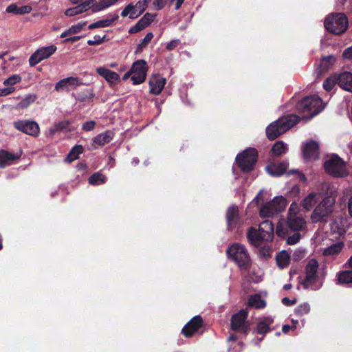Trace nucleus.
I'll return each instance as SVG.
<instances>
[{"label": "nucleus", "instance_id": "f257e3e1", "mask_svg": "<svg viewBox=\"0 0 352 352\" xmlns=\"http://www.w3.org/2000/svg\"><path fill=\"white\" fill-rule=\"evenodd\" d=\"M300 208L296 202H293L287 212L286 227L283 222L280 221L276 226V232L279 236H285L291 232H300L305 230L307 222L305 219L299 214Z\"/></svg>", "mask_w": 352, "mask_h": 352}, {"label": "nucleus", "instance_id": "f03ea898", "mask_svg": "<svg viewBox=\"0 0 352 352\" xmlns=\"http://www.w3.org/2000/svg\"><path fill=\"white\" fill-rule=\"evenodd\" d=\"M325 273L319 267L315 258L308 260L305 267V277L300 283L304 289H319L323 284Z\"/></svg>", "mask_w": 352, "mask_h": 352}, {"label": "nucleus", "instance_id": "7ed1b4c3", "mask_svg": "<svg viewBox=\"0 0 352 352\" xmlns=\"http://www.w3.org/2000/svg\"><path fill=\"white\" fill-rule=\"evenodd\" d=\"M325 107L322 100L317 96H310L303 98L297 104L298 116L297 119H311Z\"/></svg>", "mask_w": 352, "mask_h": 352}, {"label": "nucleus", "instance_id": "20e7f679", "mask_svg": "<svg viewBox=\"0 0 352 352\" xmlns=\"http://www.w3.org/2000/svg\"><path fill=\"white\" fill-rule=\"evenodd\" d=\"M298 122L297 116L290 114L287 116L282 117L278 120L271 123L266 129V134L267 138L274 140L279 135L293 127Z\"/></svg>", "mask_w": 352, "mask_h": 352}, {"label": "nucleus", "instance_id": "39448f33", "mask_svg": "<svg viewBox=\"0 0 352 352\" xmlns=\"http://www.w3.org/2000/svg\"><path fill=\"white\" fill-rule=\"evenodd\" d=\"M336 201L334 195L325 197L315 208L311 214V219L314 223H326L332 215Z\"/></svg>", "mask_w": 352, "mask_h": 352}, {"label": "nucleus", "instance_id": "423d86ee", "mask_svg": "<svg viewBox=\"0 0 352 352\" xmlns=\"http://www.w3.org/2000/svg\"><path fill=\"white\" fill-rule=\"evenodd\" d=\"M229 258L235 262L241 270H246L250 264V257L244 245L234 243L227 250Z\"/></svg>", "mask_w": 352, "mask_h": 352}, {"label": "nucleus", "instance_id": "0eeeda50", "mask_svg": "<svg viewBox=\"0 0 352 352\" xmlns=\"http://www.w3.org/2000/svg\"><path fill=\"white\" fill-rule=\"evenodd\" d=\"M324 167L325 171L334 177H346L349 174L346 163L338 155H333L327 160Z\"/></svg>", "mask_w": 352, "mask_h": 352}, {"label": "nucleus", "instance_id": "6e6552de", "mask_svg": "<svg viewBox=\"0 0 352 352\" xmlns=\"http://www.w3.org/2000/svg\"><path fill=\"white\" fill-rule=\"evenodd\" d=\"M324 27L330 32L340 34L344 32L348 28V20L342 13L329 15L324 21Z\"/></svg>", "mask_w": 352, "mask_h": 352}, {"label": "nucleus", "instance_id": "1a4fd4ad", "mask_svg": "<svg viewBox=\"0 0 352 352\" xmlns=\"http://www.w3.org/2000/svg\"><path fill=\"white\" fill-rule=\"evenodd\" d=\"M287 206V201L283 196L275 197L272 201L266 203L260 208L262 217H270L283 211Z\"/></svg>", "mask_w": 352, "mask_h": 352}, {"label": "nucleus", "instance_id": "9d476101", "mask_svg": "<svg viewBox=\"0 0 352 352\" xmlns=\"http://www.w3.org/2000/svg\"><path fill=\"white\" fill-rule=\"evenodd\" d=\"M131 80L134 85L142 83L147 74V64L144 60H138L133 63L131 67Z\"/></svg>", "mask_w": 352, "mask_h": 352}, {"label": "nucleus", "instance_id": "9b49d317", "mask_svg": "<svg viewBox=\"0 0 352 352\" xmlns=\"http://www.w3.org/2000/svg\"><path fill=\"white\" fill-rule=\"evenodd\" d=\"M56 47L54 45L42 47L34 52L29 58V64L30 66H35L43 60L49 58L56 51Z\"/></svg>", "mask_w": 352, "mask_h": 352}, {"label": "nucleus", "instance_id": "f8f14e48", "mask_svg": "<svg viewBox=\"0 0 352 352\" xmlns=\"http://www.w3.org/2000/svg\"><path fill=\"white\" fill-rule=\"evenodd\" d=\"M14 126L19 131L32 136L38 135L40 131L38 124L34 121H16L14 122Z\"/></svg>", "mask_w": 352, "mask_h": 352}, {"label": "nucleus", "instance_id": "ddd939ff", "mask_svg": "<svg viewBox=\"0 0 352 352\" xmlns=\"http://www.w3.org/2000/svg\"><path fill=\"white\" fill-rule=\"evenodd\" d=\"M348 222L346 217L342 214L333 216L330 223V230L333 234L342 236L346 232Z\"/></svg>", "mask_w": 352, "mask_h": 352}, {"label": "nucleus", "instance_id": "4468645a", "mask_svg": "<svg viewBox=\"0 0 352 352\" xmlns=\"http://www.w3.org/2000/svg\"><path fill=\"white\" fill-rule=\"evenodd\" d=\"M82 80L78 77H68L59 80L55 85V89L60 91L65 88L75 89L83 85Z\"/></svg>", "mask_w": 352, "mask_h": 352}, {"label": "nucleus", "instance_id": "2eb2a0df", "mask_svg": "<svg viewBox=\"0 0 352 352\" xmlns=\"http://www.w3.org/2000/svg\"><path fill=\"white\" fill-rule=\"evenodd\" d=\"M166 80L159 74L153 75L149 79L150 92L154 95L160 94L164 85Z\"/></svg>", "mask_w": 352, "mask_h": 352}, {"label": "nucleus", "instance_id": "dca6fc26", "mask_svg": "<svg viewBox=\"0 0 352 352\" xmlns=\"http://www.w3.org/2000/svg\"><path fill=\"white\" fill-rule=\"evenodd\" d=\"M256 155H236V162L243 171L251 170L257 161Z\"/></svg>", "mask_w": 352, "mask_h": 352}, {"label": "nucleus", "instance_id": "f3484780", "mask_svg": "<svg viewBox=\"0 0 352 352\" xmlns=\"http://www.w3.org/2000/svg\"><path fill=\"white\" fill-rule=\"evenodd\" d=\"M248 316L246 310L241 309L234 314L231 320L232 329L235 331L243 330L245 327V320Z\"/></svg>", "mask_w": 352, "mask_h": 352}, {"label": "nucleus", "instance_id": "a211bd4d", "mask_svg": "<svg viewBox=\"0 0 352 352\" xmlns=\"http://www.w3.org/2000/svg\"><path fill=\"white\" fill-rule=\"evenodd\" d=\"M201 325L202 318L199 316H196L184 327L182 333L185 336L190 337L196 332Z\"/></svg>", "mask_w": 352, "mask_h": 352}, {"label": "nucleus", "instance_id": "6ab92c4d", "mask_svg": "<svg viewBox=\"0 0 352 352\" xmlns=\"http://www.w3.org/2000/svg\"><path fill=\"white\" fill-rule=\"evenodd\" d=\"M288 164L285 162H273L265 167L267 173L274 177H279L286 171Z\"/></svg>", "mask_w": 352, "mask_h": 352}, {"label": "nucleus", "instance_id": "aec40b11", "mask_svg": "<svg viewBox=\"0 0 352 352\" xmlns=\"http://www.w3.org/2000/svg\"><path fill=\"white\" fill-rule=\"evenodd\" d=\"M258 231L263 234V239L271 241L274 237V225L272 221L265 220L259 225Z\"/></svg>", "mask_w": 352, "mask_h": 352}, {"label": "nucleus", "instance_id": "412c9836", "mask_svg": "<svg viewBox=\"0 0 352 352\" xmlns=\"http://www.w3.org/2000/svg\"><path fill=\"white\" fill-rule=\"evenodd\" d=\"M96 72L109 84H115L120 81V76L116 72H113L104 67H97Z\"/></svg>", "mask_w": 352, "mask_h": 352}, {"label": "nucleus", "instance_id": "4be33fe9", "mask_svg": "<svg viewBox=\"0 0 352 352\" xmlns=\"http://www.w3.org/2000/svg\"><path fill=\"white\" fill-rule=\"evenodd\" d=\"M114 133L111 131H104L97 136L93 140L92 146L94 148L102 146L104 144L109 143L113 138Z\"/></svg>", "mask_w": 352, "mask_h": 352}, {"label": "nucleus", "instance_id": "5701e85b", "mask_svg": "<svg viewBox=\"0 0 352 352\" xmlns=\"http://www.w3.org/2000/svg\"><path fill=\"white\" fill-rule=\"evenodd\" d=\"M118 0H99L96 2V0H88L87 2H91L90 3V8L93 12H98L103 10L118 2Z\"/></svg>", "mask_w": 352, "mask_h": 352}, {"label": "nucleus", "instance_id": "b1692460", "mask_svg": "<svg viewBox=\"0 0 352 352\" xmlns=\"http://www.w3.org/2000/svg\"><path fill=\"white\" fill-rule=\"evenodd\" d=\"M338 84L343 89L352 92V73L344 72L338 76Z\"/></svg>", "mask_w": 352, "mask_h": 352}, {"label": "nucleus", "instance_id": "393cba45", "mask_svg": "<svg viewBox=\"0 0 352 352\" xmlns=\"http://www.w3.org/2000/svg\"><path fill=\"white\" fill-rule=\"evenodd\" d=\"M301 148L303 154H316L320 152L319 143L314 140L303 142Z\"/></svg>", "mask_w": 352, "mask_h": 352}, {"label": "nucleus", "instance_id": "a878e982", "mask_svg": "<svg viewBox=\"0 0 352 352\" xmlns=\"http://www.w3.org/2000/svg\"><path fill=\"white\" fill-rule=\"evenodd\" d=\"M248 239L250 243L254 246H259L261 244L263 234L256 229L250 228L248 232Z\"/></svg>", "mask_w": 352, "mask_h": 352}, {"label": "nucleus", "instance_id": "bb28decb", "mask_svg": "<svg viewBox=\"0 0 352 352\" xmlns=\"http://www.w3.org/2000/svg\"><path fill=\"white\" fill-rule=\"evenodd\" d=\"M91 3V2H87L85 3H81V5H78L74 8H68L65 10V14L68 16H74L82 14L90 8Z\"/></svg>", "mask_w": 352, "mask_h": 352}, {"label": "nucleus", "instance_id": "cd10ccee", "mask_svg": "<svg viewBox=\"0 0 352 352\" xmlns=\"http://www.w3.org/2000/svg\"><path fill=\"white\" fill-rule=\"evenodd\" d=\"M227 222L229 228H232L239 219V209L236 206H230L227 211Z\"/></svg>", "mask_w": 352, "mask_h": 352}, {"label": "nucleus", "instance_id": "c85d7f7f", "mask_svg": "<svg viewBox=\"0 0 352 352\" xmlns=\"http://www.w3.org/2000/svg\"><path fill=\"white\" fill-rule=\"evenodd\" d=\"M318 199V193L311 192L307 195L302 201V206L307 211L312 209Z\"/></svg>", "mask_w": 352, "mask_h": 352}, {"label": "nucleus", "instance_id": "c756f323", "mask_svg": "<svg viewBox=\"0 0 352 352\" xmlns=\"http://www.w3.org/2000/svg\"><path fill=\"white\" fill-rule=\"evenodd\" d=\"M344 247V243L338 242L332 244L329 247L324 248L322 251V254L327 256H337L342 250Z\"/></svg>", "mask_w": 352, "mask_h": 352}, {"label": "nucleus", "instance_id": "7c9ffc66", "mask_svg": "<svg viewBox=\"0 0 352 352\" xmlns=\"http://www.w3.org/2000/svg\"><path fill=\"white\" fill-rule=\"evenodd\" d=\"M337 283L341 285L352 284V270L339 272L337 274Z\"/></svg>", "mask_w": 352, "mask_h": 352}, {"label": "nucleus", "instance_id": "2f4dec72", "mask_svg": "<svg viewBox=\"0 0 352 352\" xmlns=\"http://www.w3.org/2000/svg\"><path fill=\"white\" fill-rule=\"evenodd\" d=\"M276 263L280 268L287 267L290 263V255L287 251L280 252L276 256Z\"/></svg>", "mask_w": 352, "mask_h": 352}, {"label": "nucleus", "instance_id": "473e14b6", "mask_svg": "<svg viewBox=\"0 0 352 352\" xmlns=\"http://www.w3.org/2000/svg\"><path fill=\"white\" fill-rule=\"evenodd\" d=\"M274 322L272 317H267L263 320L259 322L257 324L256 331L259 334H265L270 330V326Z\"/></svg>", "mask_w": 352, "mask_h": 352}, {"label": "nucleus", "instance_id": "72a5a7b5", "mask_svg": "<svg viewBox=\"0 0 352 352\" xmlns=\"http://www.w3.org/2000/svg\"><path fill=\"white\" fill-rule=\"evenodd\" d=\"M336 61V57L333 56H329L322 58L320 65V72H325L329 70L330 67L333 65Z\"/></svg>", "mask_w": 352, "mask_h": 352}, {"label": "nucleus", "instance_id": "f704fd0d", "mask_svg": "<svg viewBox=\"0 0 352 352\" xmlns=\"http://www.w3.org/2000/svg\"><path fill=\"white\" fill-rule=\"evenodd\" d=\"M248 304L251 307H254L256 309L263 308L265 307V302L262 300L259 295L252 296L248 301Z\"/></svg>", "mask_w": 352, "mask_h": 352}, {"label": "nucleus", "instance_id": "c9c22d12", "mask_svg": "<svg viewBox=\"0 0 352 352\" xmlns=\"http://www.w3.org/2000/svg\"><path fill=\"white\" fill-rule=\"evenodd\" d=\"M36 97L35 95L29 94L22 99L16 106V109H21L27 108L30 104L34 102Z\"/></svg>", "mask_w": 352, "mask_h": 352}, {"label": "nucleus", "instance_id": "e433bc0d", "mask_svg": "<svg viewBox=\"0 0 352 352\" xmlns=\"http://www.w3.org/2000/svg\"><path fill=\"white\" fill-rule=\"evenodd\" d=\"M272 154H283L288 151L287 145L282 141L276 142L272 148Z\"/></svg>", "mask_w": 352, "mask_h": 352}, {"label": "nucleus", "instance_id": "4c0bfd02", "mask_svg": "<svg viewBox=\"0 0 352 352\" xmlns=\"http://www.w3.org/2000/svg\"><path fill=\"white\" fill-rule=\"evenodd\" d=\"M105 181V177L98 172L93 174L89 178V182L91 185H100L104 184Z\"/></svg>", "mask_w": 352, "mask_h": 352}, {"label": "nucleus", "instance_id": "58836bf2", "mask_svg": "<svg viewBox=\"0 0 352 352\" xmlns=\"http://www.w3.org/2000/svg\"><path fill=\"white\" fill-rule=\"evenodd\" d=\"M20 155H0V167H5L19 158Z\"/></svg>", "mask_w": 352, "mask_h": 352}, {"label": "nucleus", "instance_id": "ea45409f", "mask_svg": "<svg viewBox=\"0 0 352 352\" xmlns=\"http://www.w3.org/2000/svg\"><path fill=\"white\" fill-rule=\"evenodd\" d=\"M153 16L146 13L137 23V27H139V30H142L147 27L151 21L153 20Z\"/></svg>", "mask_w": 352, "mask_h": 352}, {"label": "nucleus", "instance_id": "a19ab883", "mask_svg": "<svg viewBox=\"0 0 352 352\" xmlns=\"http://www.w3.org/2000/svg\"><path fill=\"white\" fill-rule=\"evenodd\" d=\"M118 19V14H114L111 18H107L96 21L98 28L110 26L116 20Z\"/></svg>", "mask_w": 352, "mask_h": 352}, {"label": "nucleus", "instance_id": "79ce46f5", "mask_svg": "<svg viewBox=\"0 0 352 352\" xmlns=\"http://www.w3.org/2000/svg\"><path fill=\"white\" fill-rule=\"evenodd\" d=\"M336 83H338V76L335 75L326 79L323 83V87L327 91H330Z\"/></svg>", "mask_w": 352, "mask_h": 352}, {"label": "nucleus", "instance_id": "37998d69", "mask_svg": "<svg viewBox=\"0 0 352 352\" xmlns=\"http://www.w3.org/2000/svg\"><path fill=\"white\" fill-rule=\"evenodd\" d=\"M310 311V306L308 303L305 302L295 309V313L298 316L307 314Z\"/></svg>", "mask_w": 352, "mask_h": 352}, {"label": "nucleus", "instance_id": "c03bdc74", "mask_svg": "<svg viewBox=\"0 0 352 352\" xmlns=\"http://www.w3.org/2000/svg\"><path fill=\"white\" fill-rule=\"evenodd\" d=\"M21 81V77L19 74H14L3 81L4 85H16Z\"/></svg>", "mask_w": 352, "mask_h": 352}, {"label": "nucleus", "instance_id": "a18cd8bd", "mask_svg": "<svg viewBox=\"0 0 352 352\" xmlns=\"http://www.w3.org/2000/svg\"><path fill=\"white\" fill-rule=\"evenodd\" d=\"M301 238L299 232H294V234L288 237L287 242L289 245H294L297 243Z\"/></svg>", "mask_w": 352, "mask_h": 352}, {"label": "nucleus", "instance_id": "49530a36", "mask_svg": "<svg viewBox=\"0 0 352 352\" xmlns=\"http://www.w3.org/2000/svg\"><path fill=\"white\" fill-rule=\"evenodd\" d=\"M153 38V34L152 32L148 33L144 38L142 39L141 43L138 45L139 49L144 48L148 43L152 40Z\"/></svg>", "mask_w": 352, "mask_h": 352}, {"label": "nucleus", "instance_id": "de8ad7c7", "mask_svg": "<svg viewBox=\"0 0 352 352\" xmlns=\"http://www.w3.org/2000/svg\"><path fill=\"white\" fill-rule=\"evenodd\" d=\"M105 38V36H100L99 35H96L93 39L88 40L87 44L89 45H96L101 44Z\"/></svg>", "mask_w": 352, "mask_h": 352}, {"label": "nucleus", "instance_id": "09e8293b", "mask_svg": "<svg viewBox=\"0 0 352 352\" xmlns=\"http://www.w3.org/2000/svg\"><path fill=\"white\" fill-rule=\"evenodd\" d=\"M85 25H86V23L84 22V23H78L76 25H72V27H70L69 28V32H70V34L78 33V32H79L82 29V28Z\"/></svg>", "mask_w": 352, "mask_h": 352}, {"label": "nucleus", "instance_id": "8fccbe9b", "mask_svg": "<svg viewBox=\"0 0 352 352\" xmlns=\"http://www.w3.org/2000/svg\"><path fill=\"white\" fill-rule=\"evenodd\" d=\"M96 124V123L95 121L90 120V121L85 122L82 124V128L83 130H85L86 131H91L94 129Z\"/></svg>", "mask_w": 352, "mask_h": 352}, {"label": "nucleus", "instance_id": "3c124183", "mask_svg": "<svg viewBox=\"0 0 352 352\" xmlns=\"http://www.w3.org/2000/svg\"><path fill=\"white\" fill-rule=\"evenodd\" d=\"M166 0H154L153 7L155 10H162L166 5Z\"/></svg>", "mask_w": 352, "mask_h": 352}, {"label": "nucleus", "instance_id": "603ef678", "mask_svg": "<svg viewBox=\"0 0 352 352\" xmlns=\"http://www.w3.org/2000/svg\"><path fill=\"white\" fill-rule=\"evenodd\" d=\"M6 12L8 13H12L14 14H19V6L16 3H11L6 8Z\"/></svg>", "mask_w": 352, "mask_h": 352}, {"label": "nucleus", "instance_id": "864d4df0", "mask_svg": "<svg viewBox=\"0 0 352 352\" xmlns=\"http://www.w3.org/2000/svg\"><path fill=\"white\" fill-rule=\"evenodd\" d=\"M135 6L140 14H142L147 8V6L142 0L138 1Z\"/></svg>", "mask_w": 352, "mask_h": 352}, {"label": "nucleus", "instance_id": "5fc2aeb1", "mask_svg": "<svg viewBox=\"0 0 352 352\" xmlns=\"http://www.w3.org/2000/svg\"><path fill=\"white\" fill-rule=\"evenodd\" d=\"M84 151L83 146L78 144L74 146L68 154H82Z\"/></svg>", "mask_w": 352, "mask_h": 352}, {"label": "nucleus", "instance_id": "6e6d98bb", "mask_svg": "<svg viewBox=\"0 0 352 352\" xmlns=\"http://www.w3.org/2000/svg\"><path fill=\"white\" fill-rule=\"evenodd\" d=\"M15 88L13 87H8L3 89H0V96H7L13 91H14Z\"/></svg>", "mask_w": 352, "mask_h": 352}, {"label": "nucleus", "instance_id": "4d7b16f0", "mask_svg": "<svg viewBox=\"0 0 352 352\" xmlns=\"http://www.w3.org/2000/svg\"><path fill=\"white\" fill-rule=\"evenodd\" d=\"M180 41L178 39L173 40L166 45V49L169 51L173 50L179 44Z\"/></svg>", "mask_w": 352, "mask_h": 352}, {"label": "nucleus", "instance_id": "13d9d810", "mask_svg": "<svg viewBox=\"0 0 352 352\" xmlns=\"http://www.w3.org/2000/svg\"><path fill=\"white\" fill-rule=\"evenodd\" d=\"M19 14H25L31 12L32 8L30 6H23L19 7Z\"/></svg>", "mask_w": 352, "mask_h": 352}, {"label": "nucleus", "instance_id": "bf43d9fd", "mask_svg": "<svg viewBox=\"0 0 352 352\" xmlns=\"http://www.w3.org/2000/svg\"><path fill=\"white\" fill-rule=\"evenodd\" d=\"M342 56L345 59L352 60V45L344 51Z\"/></svg>", "mask_w": 352, "mask_h": 352}, {"label": "nucleus", "instance_id": "052dcab7", "mask_svg": "<svg viewBox=\"0 0 352 352\" xmlns=\"http://www.w3.org/2000/svg\"><path fill=\"white\" fill-rule=\"evenodd\" d=\"M133 9V5L129 4L121 12V16L122 17H126V16L129 15V13L131 12V10Z\"/></svg>", "mask_w": 352, "mask_h": 352}, {"label": "nucleus", "instance_id": "680f3d73", "mask_svg": "<svg viewBox=\"0 0 352 352\" xmlns=\"http://www.w3.org/2000/svg\"><path fill=\"white\" fill-rule=\"evenodd\" d=\"M140 14H139V12L136 10V8L135 6L133 5V9L131 10V12L129 13V17L131 19H135L139 16Z\"/></svg>", "mask_w": 352, "mask_h": 352}, {"label": "nucleus", "instance_id": "e2e57ef3", "mask_svg": "<svg viewBox=\"0 0 352 352\" xmlns=\"http://www.w3.org/2000/svg\"><path fill=\"white\" fill-rule=\"evenodd\" d=\"M258 151L254 148H248L245 149L241 154H258Z\"/></svg>", "mask_w": 352, "mask_h": 352}, {"label": "nucleus", "instance_id": "0e129e2a", "mask_svg": "<svg viewBox=\"0 0 352 352\" xmlns=\"http://www.w3.org/2000/svg\"><path fill=\"white\" fill-rule=\"evenodd\" d=\"M77 159L78 155H67V157L64 159V162L69 164Z\"/></svg>", "mask_w": 352, "mask_h": 352}, {"label": "nucleus", "instance_id": "69168bd1", "mask_svg": "<svg viewBox=\"0 0 352 352\" xmlns=\"http://www.w3.org/2000/svg\"><path fill=\"white\" fill-rule=\"evenodd\" d=\"M282 302H283V303L284 305H287V306H291V305H294L296 302L295 300H292L289 298H286V297L283 298L282 299Z\"/></svg>", "mask_w": 352, "mask_h": 352}, {"label": "nucleus", "instance_id": "338daca9", "mask_svg": "<svg viewBox=\"0 0 352 352\" xmlns=\"http://www.w3.org/2000/svg\"><path fill=\"white\" fill-rule=\"evenodd\" d=\"M69 125L68 121H64L59 122L58 124H56L57 127H58V130L60 129H66Z\"/></svg>", "mask_w": 352, "mask_h": 352}, {"label": "nucleus", "instance_id": "774afa93", "mask_svg": "<svg viewBox=\"0 0 352 352\" xmlns=\"http://www.w3.org/2000/svg\"><path fill=\"white\" fill-rule=\"evenodd\" d=\"M348 210L350 215L352 217V196L350 197L348 201Z\"/></svg>", "mask_w": 352, "mask_h": 352}]
</instances>
